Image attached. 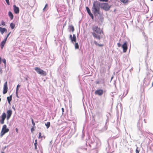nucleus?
Wrapping results in <instances>:
<instances>
[{
    "mask_svg": "<svg viewBox=\"0 0 153 153\" xmlns=\"http://www.w3.org/2000/svg\"><path fill=\"white\" fill-rule=\"evenodd\" d=\"M99 4V6L100 7L104 10H109L110 7L108 5V3H99V2H96V7L97 5ZM97 13H99V10L96 7V14Z\"/></svg>",
    "mask_w": 153,
    "mask_h": 153,
    "instance_id": "obj_1",
    "label": "nucleus"
},
{
    "mask_svg": "<svg viewBox=\"0 0 153 153\" xmlns=\"http://www.w3.org/2000/svg\"><path fill=\"white\" fill-rule=\"evenodd\" d=\"M34 70L37 73L41 75L45 76L46 75V72L41 69L39 68L36 67L35 68Z\"/></svg>",
    "mask_w": 153,
    "mask_h": 153,
    "instance_id": "obj_2",
    "label": "nucleus"
},
{
    "mask_svg": "<svg viewBox=\"0 0 153 153\" xmlns=\"http://www.w3.org/2000/svg\"><path fill=\"white\" fill-rule=\"evenodd\" d=\"M103 33L102 30L96 27V38L100 39V37L102 36Z\"/></svg>",
    "mask_w": 153,
    "mask_h": 153,
    "instance_id": "obj_3",
    "label": "nucleus"
},
{
    "mask_svg": "<svg viewBox=\"0 0 153 153\" xmlns=\"http://www.w3.org/2000/svg\"><path fill=\"white\" fill-rule=\"evenodd\" d=\"M9 129L7 128V126L6 125H4L3 126L2 128L0 136L2 137L5 134L8 132Z\"/></svg>",
    "mask_w": 153,
    "mask_h": 153,
    "instance_id": "obj_4",
    "label": "nucleus"
},
{
    "mask_svg": "<svg viewBox=\"0 0 153 153\" xmlns=\"http://www.w3.org/2000/svg\"><path fill=\"white\" fill-rule=\"evenodd\" d=\"M1 119L0 120V122H1V123L2 124H3L4 123V120H5L6 117V113L4 112L1 115Z\"/></svg>",
    "mask_w": 153,
    "mask_h": 153,
    "instance_id": "obj_5",
    "label": "nucleus"
},
{
    "mask_svg": "<svg viewBox=\"0 0 153 153\" xmlns=\"http://www.w3.org/2000/svg\"><path fill=\"white\" fill-rule=\"evenodd\" d=\"M70 39L71 40V42L74 43L76 42V37L75 34H73V36L72 35H70L69 37Z\"/></svg>",
    "mask_w": 153,
    "mask_h": 153,
    "instance_id": "obj_6",
    "label": "nucleus"
},
{
    "mask_svg": "<svg viewBox=\"0 0 153 153\" xmlns=\"http://www.w3.org/2000/svg\"><path fill=\"white\" fill-rule=\"evenodd\" d=\"M7 82H6L4 84L3 90V94H6L7 91Z\"/></svg>",
    "mask_w": 153,
    "mask_h": 153,
    "instance_id": "obj_7",
    "label": "nucleus"
},
{
    "mask_svg": "<svg viewBox=\"0 0 153 153\" xmlns=\"http://www.w3.org/2000/svg\"><path fill=\"white\" fill-rule=\"evenodd\" d=\"M123 49V52L125 53L126 52L128 48L126 42H125L122 46Z\"/></svg>",
    "mask_w": 153,
    "mask_h": 153,
    "instance_id": "obj_8",
    "label": "nucleus"
},
{
    "mask_svg": "<svg viewBox=\"0 0 153 153\" xmlns=\"http://www.w3.org/2000/svg\"><path fill=\"white\" fill-rule=\"evenodd\" d=\"M12 114V111L11 110H8L7 111V119L8 120L11 117Z\"/></svg>",
    "mask_w": 153,
    "mask_h": 153,
    "instance_id": "obj_9",
    "label": "nucleus"
},
{
    "mask_svg": "<svg viewBox=\"0 0 153 153\" xmlns=\"http://www.w3.org/2000/svg\"><path fill=\"white\" fill-rule=\"evenodd\" d=\"M86 8L88 13L91 17L92 19H94V16L93 14L91 12L90 9H89V7H86Z\"/></svg>",
    "mask_w": 153,
    "mask_h": 153,
    "instance_id": "obj_10",
    "label": "nucleus"
},
{
    "mask_svg": "<svg viewBox=\"0 0 153 153\" xmlns=\"http://www.w3.org/2000/svg\"><path fill=\"white\" fill-rule=\"evenodd\" d=\"M94 13V16H96V1H94L93 4V7L92 10Z\"/></svg>",
    "mask_w": 153,
    "mask_h": 153,
    "instance_id": "obj_11",
    "label": "nucleus"
},
{
    "mask_svg": "<svg viewBox=\"0 0 153 153\" xmlns=\"http://www.w3.org/2000/svg\"><path fill=\"white\" fill-rule=\"evenodd\" d=\"M101 145V141L98 138H96V149L100 147Z\"/></svg>",
    "mask_w": 153,
    "mask_h": 153,
    "instance_id": "obj_12",
    "label": "nucleus"
},
{
    "mask_svg": "<svg viewBox=\"0 0 153 153\" xmlns=\"http://www.w3.org/2000/svg\"><path fill=\"white\" fill-rule=\"evenodd\" d=\"M13 10L15 13L16 14H18L19 12V8L16 7L15 5H14L13 6Z\"/></svg>",
    "mask_w": 153,
    "mask_h": 153,
    "instance_id": "obj_13",
    "label": "nucleus"
},
{
    "mask_svg": "<svg viewBox=\"0 0 153 153\" xmlns=\"http://www.w3.org/2000/svg\"><path fill=\"white\" fill-rule=\"evenodd\" d=\"M92 30H93L92 32H91V33H92L93 36L94 37V38H96V33L95 32H96V26H93L92 28Z\"/></svg>",
    "mask_w": 153,
    "mask_h": 153,
    "instance_id": "obj_14",
    "label": "nucleus"
},
{
    "mask_svg": "<svg viewBox=\"0 0 153 153\" xmlns=\"http://www.w3.org/2000/svg\"><path fill=\"white\" fill-rule=\"evenodd\" d=\"M103 93V91L102 89L96 90V94L99 96L102 95Z\"/></svg>",
    "mask_w": 153,
    "mask_h": 153,
    "instance_id": "obj_15",
    "label": "nucleus"
},
{
    "mask_svg": "<svg viewBox=\"0 0 153 153\" xmlns=\"http://www.w3.org/2000/svg\"><path fill=\"white\" fill-rule=\"evenodd\" d=\"M7 31V30L4 27H0V32L2 34H3L4 32Z\"/></svg>",
    "mask_w": 153,
    "mask_h": 153,
    "instance_id": "obj_16",
    "label": "nucleus"
},
{
    "mask_svg": "<svg viewBox=\"0 0 153 153\" xmlns=\"http://www.w3.org/2000/svg\"><path fill=\"white\" fill-rule=\"evenodd\" d=\"M6 39H4L3 40L1 43L0 46L1 48L2 49L3 48V47L6 42Z\"/></svg>",
    "mask_w": 153,
    "mask_h": 153,
    "instance_id": "obj_17",
    "label": "nucleus"
},
{
    "mask_svg": "<svg viewBox=\"0 0 153 153\" xmlns=\"http://www.w3.org/2000/svg\"><path fill=\"white\" fill-rule=\"evenodd\" d=\"M12 95H10L9 97H7V99L8 102L9 104H10V102L12 100Z\"/></svg>",
    "mask_w": 153,
    "mask_h": 153,
    "instance_id": "obj_18",
    "label": "nucleus"
},
{
    "mask_svg": "<svg viewBox=\"0 0 153 153\" xmlns=\"http://www.w3.org/2000/svg\"><path fill=\"white\" fill-rule=\"evenodd\" d=\"M1 61H2V62L4 63V66L6 67V59H4L1 60V56H0V64H1Z\"/></svg>",
    "mask_w": 153,
    "mask_h": 153,
    "instance_id": "obj_19",
    "label": "nucleus"
},
{
    "mask_svg": "<svg viewBox=\"0 0 153 153\" xmlns=\"http://www.w3.org/2000/svg\"><path fill=\"white\" fill-rule=\"evenodd\" d=\"M8 15L10 19L11 20L13 19V16L12 13V12L10 11H9L8 12Z\"/></svg>",
    "mask_w": 153,
    "mask_h": 153,
    "instance_id": "obj_20",
    "label": "nucleus"
},
{
    "mask_svg": "<svg viewBox=\"0 0 153 153\" xmlns=\"http://www.w3.org/2000/svg\"><path fill=\"white\" fill-rule=\"evenodd\" d=\"M69 28L70 31H71L72 32H73L74 30V26L72 25L69 26Z\"/></svg>",
    "mask_w": 153,
    "mask_h": 153,
    "instance_id": "obj_21",
    "label": "nucleus"
},
{
    "mask_svg": "<svg viewBox=\"0 0 153 153\" xmlns=\"http://www.w3.org/2000/svg\"><path fill=\"white\" fill-rule=\"evenodd\" d=\"M120 1L122 2L124 4H128L129 0H120Z\"/></svg>",
    "mask_w": 153,
    "mask_h": 153,
    "instance_id": "obj_22",
    "label": "nucleus"
},
{
    "mask_svg": "<svg viewBox=\"0 0 153 153\" xmlns=\"http://www.w3.org/2000/svg\"><path fill=\"white\" fill-rule=\"evenodd\" d=\"M10 26L12 29H13L15 27V25L13 23L10 24Z\"/></svg>",
    "mask_w": 153,
    "mask_h": 153,
    "instance_id": "obj_23",
    "label": "nucleus"
},
{
    "mask_svg": "<svg viewBox=\"0 0 153 153\" xmlns=\"http://www.w3.org/2000/svg\"><path fill=\"white\" fill-rule=\"evenodd\" d=\"M34 146H35V149H37V140H35V143L34 144Z\"/></svg>",
    "mask_w": 153,
    "mask_h": 153,
    "instance_id": "obj_24",
    "label": "nucleus"
},
{
    "mask_svg": "<svg viewBox=\"0 0 153 153\" xmlns=\"http://www.w3.org/2000/svg\"><path fill=\"white\" fill-rule=\"evenodd\" d=\"M75 49H78L79 48L78 44L77 43H76L75 44Z\"/></svg>",
    "mask_w": 153,
    "mask_h": 153,
    "instance_id": "obj_25",
    "label": "nucleus"
},
{
    "mask_svg": "<svg viewBox=\"0 0 153 153\" xmlns=\"http://www.w3.org/2000/svg\"><path fill=\"white\" fill-rule=\"evenodd\" d=\"M50 122H47L46 123H45V125L46 126L47 128H48L50 126Z\"/></svg>",
    "mask_w": 153,
    "mask_h": 153,
    "instance_id": "obj_26",
    "label": "nucleus"
},
{
    "mask_svg": "<svg viewBox=\"0 0 153 153\" xmlns=\"http://www.w3.org/2000/svg\"><path fill=\"white\" fill-rule=\"evenodd\" d=\"M5 22L3 21H2L1 22V24L0 25V26H1V25L3 26H5Z\"/></svg>",
    "mask_w": 153,
    "mask_h": 153,
    "instance_id": "obj_27",
    "label": "nucleus"
},
{
    "mask_svg": "<svg viewBox=\"0 0 153 153\" xmlns=\"http://www.w3.org/2000/svg\"><path fill=\"white\" fill-rule=\"evenodd\" d=\"M89 153H96V151L95 150L92 149L90 151Z\"/></svg>",
    "mask_w": 153,
    "mask_h": 153,
    "instance_id": "obj_28",
    "label": "nucleus"
},
{
    "mask_svg": "<svg viewBox=\"0 0 153 153\" xmlns=\"http://www.w3.org/2000/svg\"><path fill=\"white\" fill-rule=\"evenodd\" d=\"M20 87V85L18 84L16 88V93H17V92H18L19 88H18Z\"/></svg>",
    "mask_w": 153,
    "mask_h": 153,
    "instance_id": "obj_29",
    "label": "nucleus"
},
{
    "mask_svg": "<svg viewBox=\"0 0 153 153\" xmlns=\"http://www.w3.org/2000/svg\"><path fill=\"white\" fill-rule=\"evenodd\" d=\"M51 60V63L52 64H53V63H54V60H53V59H51L50 57H49V60Z\"/></svg>",
    "mask_w": 153,
    "mask_h": 153,
    "instance_id": "obj_30",
    "label": "nucleus"
},
{
    "mask_svg": "<svg viewBox=\"0 0 153 153\" xmlns=\"http://www.w3.org/2000/svg\"><path fill=\"white\" fill-rule=\"evenodd\" d=\"M31 122L32 123V124L33 126H34L35 125V123L34 122L33 120L32 119V118H31Z\"/></svg>",
    "mask_w": 153,
    "mask_h": 153,
    "instance_id": "obj_31",
    "label": "nucleus"
},
{
    "mask_svg": "<svg viewBox=\"0 0 153 153\" xmlns=\"http://www.w3.org/2000/svg\"><path fill=\"white\" fill-rule=\"evenodd\" d=\"M7 4L8 5H10V2H9V0H5Z\"/></svg>",
    "mask_w": 153,
    "mask_h": 153,
    "instance_id": "obj_32",
    "label": "nucleus"
},
{
    "mask_svg": "<svg viewBox=\"0 0 153 153\" xmlns=\"http://www.w3.org/2000/svg\"><path fill=\"white\" fill-rule=\"evenodd\" d=\"M39 138H42V136H41V133L40 132H39Z\"/></svg>",
    "mask_w": 153,
    "mask_h": 153,
    "instance_id": "obj_33",
    "label": "nucleus"
},
{
    "mask_svg": "<svg viewBox=\"0 0 153 153\" xmlns=\"http://www.w3.org/2000/svg\"><path fill=\"white\" fill-rule=\"evenodd\" d=\"M96 45H98L99 46H100V47L102 46H103V44H99L97 43V42H96Z\"/></svg>",
    "mask_w": 153,
    "mask_h": 153,
    "instance_id": "obj_34",
    "label": "nucleus"
},
{
    "mask_svg": "<svg viewBox=\"0 0 153 153\" xmlns=\"http://www.w3.org/2000/svg\"><path fill=\"white\" fill-rule=\"evenodd\" d=\"M138 148L137 147V149L136 150V153H139V151L137 149Z\"/></svg>",
    "mask_w": 153,
    "mask_h": 153,
    "instance_id": "obj_35",
    "label": "nucleus"
},
{
    "mask_svg": "<svg viewBox=\"0 0 153 153\" xmlns=\"http://www.w3.org/2000/svg\"><path fill=\"white\" fill-rule=\"evenodd\" d=\"M117 45L119 47H120L121 46V44L120 43V42L118 43Z\"/></svg>",
    "mask_w": 153,
    "mask_h": 153,
    "instance_id": "obj_36",
    "label": "nucleus"
},
{
    "mask_svg": "<svg viewBox=\"0 0 153 153\" xmlns=\"http://www.w3.org/2000/svg\"><path fill=\"white\" fill-rule=\"evenodd\" d=\"M2 73V71L1 67L0 66V74Z\"/></svg>",
    "mask_w": 153,
    "mask_h": 153,
    "instance_id": "obj_37",
    "label": "nucleus"
},
{
    "mask_svg": "<svg viewBox=\"0 0 153 153\" xmlns=\"http://www.w3.org/2000/svg\"><path fill=\"white\" fill-rule=\"evenodd\" d=\"M100 20L101 22H102V21L103 20V18L102 17H100Z\"/></svg>",
    "mask_w": 153,
    "mask_h": 153,
    "instance_id": "obj_38",
    "label": "nucleus"
},
{
    "mask_svg": "<svg viewBox=\"0 0 153 153\" xmlns=\"http://www.w3.org/2000/svg\"><path fill=\"white\" fill-rule=\"evenodd\" d=\"M48 6V5L47 4H46L45 6V7H44V8H43V10H45V8H46V7H47V6Z\"/></svg>",
    "mask_w": 153,
    "mask_h": 153,
    "instance_id": "obj_39",
    "label": "nucleus"
},
{
    "mask_svg": "<svg viewBox=\"0 0 153 153\" xmlns=\"http://www.w3.org/2000/svg\"><path fill=\"white\" fill-rule=\"evenodd\" d=\"M100 1H107L108 0H99Z\"/></svg>",
    "mask_w": 153,
    "mask_h": 153,
    "instance_id": "obj_40",
    "label": "nucleus"
},
{
    "mask_svg": "<svg viewBox=\"0 0 153 153\" xmlns=\"http://www.w3.org/2000/svg\"><path fill=\"white\" fill-rule=\"evenodd\" d=\"M18 92H17V93H16V97L18 98H19V97L18 96Z\"/></svg>",
    "mask_w": 153,
    "mask_h": 153,
    "instance_id": "obj_41",
    "label": "nucleus"
},
{
    "mask_svg": "<svg viewBox=\"0 0 153 153\" xmlns=\"http://www.w3.org/2000/svg\"><path fill=\"white\" fill-rule=\"evenodd\" d=\"M34 130V128H32L31 129V131L32 132V131H33Z\"/></svg>",
    "mask_w": 153,
    "mask_h": 153,
    "instance_id": "obj_42",
    "label": "nucleus"
},
{
    "mask_svg": "<svg viewBox=\"0 0 153 153\" xmlns=\"http://www.w3.org/2000/svg\"><path fill=\"white\" fill-rule=\"evenodd\" d=\"M16 131L17 132H18V129L17 128H16Z\"/></svg>",
    "mask_w": 153,
    "mask_h": 153,
    "instance_id": "obj_43",
    "label": "nucleus"
},
{
    "mask_svg": "<svg viewBox=\"0 0 153 153\" xmlns=\"http://www.w3.org/2000/svg\"><path fill=\"white\" fill-rule=\"evenodd\" d=\"M8 36H7L5 38H4V39H6V40H7V38H8Z\"/></svg>",
    "mask_w": 153,
    "mask_h": 153,
    "instance_id": "obj_44",
    "label": "nucleus"
},
{
    "mask_svg": "<svg viewBox=\"0 0 153 153\" xmlns=\"http://www.w3.org/2000/svg\"><path fill=\"white\" fill-rule=\"evenodd\" d=\"M10 33H11V32H9V33H8V34L7 35V36H8V37L9 36L10 34Z\"/></svg>",
    "mask_w": 153,
    "mask_h": 153,
    "instance_id": "obj_45",
    "label": "nucleus"
},
{
    "mask_svg": "<svg viewBox=\"0 0 153 153\" xmlns=\"http://www.w3.org/2000/svg\"><path fill=\"white\" fill-rule=\"evenodd\" d=\"M12 108L14 110H15V108L14 107V106H12Z\"/></svg>",
    "mask_w": 153,
    "mask_h": 153,
    "instance_id": "obj_46",
    "label": "nucleus"
},
{
    "mask_svg": "<svg viewBox=\"0 0 153 153\" xmlns=\"http://www.w3.org/2000/svg\"><path fill=\"white\" fill-rule=\"evenodd\" d=\"M62 111H63V112H64V108H62Z\"/></svg>",
    "mask_w": 153,
    "mask_h": 153,
    "instance_id": "obj_47",
    "label": "nucleus"
},
{
    "mask_svg": "<svg viewBox=\"0 0 153 153\" xmlns=\"http://www.w3.org/2000/svg\"><path fill=\"white\" fill-rule=\"evenodd\" d=\"M7 148V146H5L4 147V149H5Z\"/></svg>",
    "mask_w": 153,
    "mask_h": 153,
    "instance_id": "obj_48",
    "label": "nucleus"
},
{
    "mask_svg": "<svg viewBox=\"0 0 153 153\" xmlns=\"http://www.w3.org/2000/svg\"><path fill=\"white\" fill-rule=\"evenodd\" d=\"M93 119L94 120H94V117H93V118H92V120Z\"/></svg>",
    "mask_w": 153,
    "mask_h": 153,
    "instance_id": "obj_49",
    "label": "nucleus"
},
{
    "mask_svg": "<svg viewBox=\"0 0 153 153\" xmlns=\"http://www.w3.org/2000/svg\"><path fill=\"white\" fill-rule=\"evenodd\" d=\"M28 79H27V78H26V80H28Z\"/></svg>",
    "mask_w": 153,
    "mask_h": 153,
    "instance_id": "obj_50",
    "label": "nucleus"
},
{
    "mask_svg": "<svg viewBox=\"0 0 153 153\" xmlns=\"http://www.w3.org/2000/svg\"><path fill=\"white\" fill-rule=\"evenodd\" d=\"M94 43L95 44H96V41H94Z\"/></svg>",
    "mask_w": 153,
    "mask_h": 153,
    "instance_id": "obj_51",
    "label": "nucleus"
},
{
    "mask_svg": "<svg viewBox=\"0 0 153 153\" xmlns=\"http://www.w3.org/2000/svg\"><path fill=\"white\" fill-rule=\"evenodd\" d=\"M152 85L153 86V82H152Z\"/></svg>",
    "mask_w": 153,
    "mask_h": 153,
    "instance_id": "obj_52",
    "label": "nucleus"
},
{
    "mask_svg": "<svg viewBox=\"0 0 153 153\" xmlns=\"http://www.w3.org/2000/svg\"><path fill=\"white\" fill-rule=\"evenodd\" d=\"M1 153H4V152H2Z\"/></svg>",
    "mask_w": 153,
    "mask_h": 153,
    "instance_id": "obj_53",
    "label": "nucleus"
},
{
    "mask_svg": "<svg viewBox=\"0 0 153 153\" xmlns=\"http://www.w3.org/2000/svg\"><path fill=\"white\" fill-rule=\"evenodd\" d=\"M51 142H52V141H50V143H51Z\"/></svg>",
    "mask_w": 153,
    "mask_h": 153,
    "instance_id": "obj_54",
    "label": "nucleus"
},
{
    "mask_svg": "<svg viewBox=\"0 0 153 153\" xmlns=\"http://www.w3.org/2000/svg\"><path fill=\"white\" fill-rule=\"evenodd\" d=\"M120 40H121V39H120Z\"/></svg>",
    "mask_w": 153,
    "mask_h": 153,
    "instance_id": "obj_55",
    "label": "nucleus"
},
{
    "mask_svg": "<svg viewBox=\"0 0 153 153\" xmlns=\"http://www.w3.org/2000/svg\"><path fill=\"white\" fill-rule=\"evenodd\" d=\"M95 93L96 94V91H95Z\"/></svg>",
    "mask_w": 153,
    "mask_h": 153,
    "instance_id": "obj_56",
    "label": "nucleus"
},
{
    "mask_svg": "<svg viewBox=\"0 0 153 153\" xmlns=\"http://www.w3.org/2000/svg\"><path fill=\"white\" fill-rule=\"evenodd\" d=\"M151 1H153V0H151Z\"/></svg>",
    "mask_w": 153,
    "mask_h": 153,
    "instance_id": "obj_57",
    "label": "nucleus"
}]
</instances>
